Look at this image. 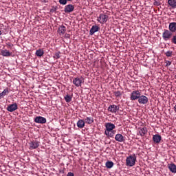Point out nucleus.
Segmentation results:
<instances>
[{"label":"nucleus","mask_w":176,"mask_h":176,"mask_svg":"<svg viewBox=\"0 0 176 176\" xmlns=\"http://www.w3.org/2000/svg\"><path fill=\"white\" fill-rule=\"evenodd\" d=\"M105 130H104V134L108 137V138H113L115 137V134L116 133V131H115V129H116V126L111 122H107L104 125Z\"/></svg>","instance_id":"nucleus-1"},{"label":"nucleus","mask_w":176,"mask_h":176,"mask_svg":"<svg viewBox=\"0 0 176 176\" xmlns=\"http://www.w3.org/2000/svg\"><path fill=\"white\" fill-rule=\"evenodd\" d=\"M135 162H137V156L135 154L133 155H129L126 159V166L128 167H133L135 166Z\"/></svg>","instance_id":"nucleus-2"},{"label":"nucleus","mask_w":176,"mask_h":176,"mask_svg":"<svg viewBox=\"0 0 176 176\" xmlns=\"http://www.w3.org/2000/svg\"><path fill=\"white\" fill-rule=\"evenodd\" d=\"M162 38L164 41L167 42V41H170L171 38H173V33L170 32L168 30H164V32L162 33Z\"/></svg>","instance_id":"nucleus-3"},{"label":"nucleus","mask_w":176,"mask_h":176,"mask_svg":"<svg viewBox=\"0 0 176 176\" xmlns=\"http://www.w3.org/2000/svg\"><path fill=\"white\" fill-rule=\"evenodd\" d=\"M109 19V17L108 16V15L104 14H100L97 20L99 23H100V24H104V23H107Z\"/></svg>","instance_id":"nucleus-4"},{"label":"nucleus","mask_w":176,"mask_h":176,"mask_svg":"<svg viewBox=\"0 0 176 176\" xmlns=\"http://www.w3.org/2000/svg\"><path fill=\"white\" fill-rule=\"evenodd\" d=\"M140 96L141 92L140 91H133L131 94L130 100H131L132 101H135V100H138Z\"/></svg>","instance_id":"nucleus-5"},{"label":"nucleus","mask_w":176,"mask_h":176,"mask_svg":"<svg viewBox=\"0 0 176 176\" xmlns=\"http://www.w3.org/2000/svg\"><path fill=\"white\" fill-rule=\"evenodd\" d=\"M35 123H38L39 124H45L46 123L47 120L45 118L42 116H37L34 118Z\"/></svg>","instance_id":"nucleus-6"},{"label":"nucleus","mask_w":176,"mask_h":176,"mask_svg":"<svg viewBox=\"0 0 176 176\" xmlns=\"http://www.w3.org/2000/svg\"><path fill=\"white\" fill-rule=\"evenodd\" d=\"M120 108L119 106L115 105V104H111L108 109L107 111L109 112H111V113H116L117 111H119Z\"/></svg>","instance_id":"nucleus-7"},{"label":"nucleus","mask_w":176,"mask_h":176,"mask_svg":"<svg viewBox=\"0 0 176 176\" xmlns=\"http://www.w3.org/2000/svg\"><path fill=\"white\" fill-rule=\"evenodd\" d=\"M139 104H142L143 105H145V104H148V97L144 96V95H140V97L138 99Z\"/></svg>","instance_id":"nucleus-8"},{"label":"nucleus","mask_w":176,"mask_h":176,"mask_svg":"<svg viewBox=\"0 0 176 176\" xmlns=\"http://www.w3.org/2000/svg\"><path fill=\"white\" fill-rule=\"evenodd\" d=\"M40 142L34 140L29 143V149H36L39 146Z\"/></svg>","instance_id":"nucleus-9"},{"label":"nucleus","mask_w":176,"mask_h":176,"mask_svg":"<svg viewBox=\"0 0 176 176\" xmlns=\"http://www.w3.org/2000/svg\"><path fill=\"white\" fill-rule=\"evenodd\" d=\"M115 140L118 142H124V141H126V139L124 138V136H123V135H122L120 133H118V134L116 135Z\"/></svg>","instance_id":"nucleus-10"},{"label":"nucleus","mask_w":176,"mask_h":176,"mask_svg":"<svg viewBox=\"0 0 176 176\" xmlns=\"http://www.w3.org/2000/svg\"><path fill=\"white\" fill-rule=\"evenodd\" d=\"M74 9H75V7L72 4H69L65 6L64 12L65 13H72Z\"/></svg>","instance_id":"nucleus-11"},{"label":"nucleus","mask_w":176,"mask_h":176,"mask_svg":"<svg viewBox=\"0 0 176 176\" xmlns=\"http://www.w3.org/2000/svg\"><path fill=\"white\" fill-rule=\"evenodd\" d=\"M82 83H83V80L79 78H75L73 80V85H76V87H79L81 86Z\"/></svg>","instance_id":"nucleus-12"},{"label":"nucleus","mask_w":176,"mask_h":176,"mask_svg":"<svg viewBox=\"0 0 176 176\" xmlns=\"http://www.w3.org/2000/svg\"><path fill=\"white\" fill-rule=\"evenodd\" d=\"M17 108H18L17 103H14V104H10L7 107V110L8 111V112H14V111H16Z\"/></svg>","instance_id":"nucleus-13"},{"label":"nucleus","mask_w":176,"mask_h":176,"mask_svg":"<svg viewBox=\"0 0 176 176\" xmlns=\"http://www.w3.org/2000/svg\"><path fill=\"white\" fill-rule=\"evenodd\" d=\"M153 141L155 144H160V142L162 141V136L159 134L154 135L153 136Z\"/></svg>","instance_id":"nucleus-14"},{"label":"nucleus","mask_w":176,"mask_h":176,"mask_svg":"<svg viewBox=\"0 0 176 176\" xmlns=\"http://www.w3.org/2000/svg\"><path fill=\"white\" fill-rule=\"evenodd\" d=\"M168 30L172 34L175 32H176V23L172 22V23H169Z\"/></svg>","instance_id":"nucleus-15"},{"label":"nucleus","mask_w":176,"mask_h":176,"mask_svg":"<svg viewBox=\"0 0 176 176\" xmlns=\"http://www.w3.org/2000/svg\"><path fill=\"white\" fill-rule=\"evenodd\" d=\"M98 30H100V27L97 25H93L89 30V35H94L96 32H98Z\"/></svg>","instance_id":"nucleus-16"},{"label":"nucleus","mask_w":176,"mask_h":176,"mask_svg":"<svg viewBox=\"0 0 176 176\" xmlns=\"http://www.w3.org/2000/svg\"><path fill=\"white\" fill-rule=\"evenodd\" d=\"M168 168L170 171V173H173V174H175L176 173V165L174 163L168 164Z\"/></svg>","instance_id":"nucleus-17"},{"label":"nucleus","mask_w":176,"mask_h":176,"mask_svg":"<svg viewBox=\"0 0 176 176\" xmlns=\"http://www.w3.org/2000/svg\"><path fill=\"white\" fill-rule=\"evenodd\" d=\"M9 91V88H6L1 93H0V100H2L5 96H8Z\"/></svg>","instance_id":"nucleus-18"},{"label":"nucleus","mask_w":176,"mask_h":176,"mask_svg":"<svg viewBox=\"0 0 176 176\" xmlns=\"http://www.w3.org/2000/svg\"><path fill=\"white\" fill-rule=\"evenodd\" d=\"M146 133H148V129H146V127L142 128L139 131V134L140 135H141V137H144Z\"/></svg>","instance_id":"nucleus-19"},{"label":"nucleus","mask_w":176,"mask_h":176,"mask_svg":"<svg viewBox=\"0 0 176 176\" xmlns=\"http://www.w3.org/2000/svg\"><path fill=\"white\" fill-rule=\"evenodd\" d=\"M84 121L87 124H92V123H94V118L93 117H87Z\"/></svg>","instance_id":"nucleus-20"},{"label":"nucleus","mask_w":176,"mask_h":176,"mask_svg":"<svg viewBox=\"0 0 176 176\" xmlns=\"http://www.w3.org/2000/svg\"><path fill=\"white\" fill-rule=\"evenodd\" d=\"M85 122L84 120H79L77 122V126L78 127V129H83V127H85Z\"/></svg>","instance_id":"nucleus-21"},{"label":"nucleus","mask_w":176,"mask_h":176,"mask_svg":"<svg viewBox=\"0 0 176 176\" xmlns=\"http://www.w3.org/2000/svg\"><path fill=\"white\" fill-rule=\"evenodd\" d=\"M168 4L172 9H176V0H168Z\"/></svg>","instance_id":"nucleus-22"},{"label":"nucleus","mask_w":176,"mask_h":176,"mask_svg":"<svg viewBox=\"0 0 176 176\" xmlns=\"http://www.w3.org/2000/svg\"><path fill=\"white\" fill-rule=\"evenodd\" d=\"M35 54L37 57H42L45 54V51H43V49H38L36 51Z\"/></svg>","instance_id":"nucleus-23"},{"label":"nucleus","mask_w":176,"mask_h":176,"mask_svg":"<svg viewBox=\"0 0 176 176\" xmlns=\"http://www.w3.org/2000/svg\"><path fill=\"white\" fill-rule=\"evenodd\" d=\"M58 31L60 34L64 35V34H65V32H67V28H65V26L64 25H62L58 28Z\"/></svg>","instance_id":"nucleus-24"},{"label":"nucleus","mask_w":176,"mask_h":176,"mask_svg":"<svg viewBox=\"0 0 176 176\" xmlns=\"http://www.w3.org/2000/svg\"><path fill=\"white\" fill-rule=\"evenodd\" d=\"M1 54L3 57H10L12 56V53L9 52L8 50H3L1 51Z\"/></svg>","instance_id":"nucleus-25"},{"label":"nucleus","mask_w":176,"mask_h":176,"mask_svg":"<svg viewBox=\"0 0 176 176\" xmlns=\"http://www.w3.org/2000/svg\"><path fill=\"white\" fill-rule=\"evenodd\" d=\"M113 162L112 161H107L106 163H105V166L107 167V168H112V167H113Z\"/></svg>","instance_id":"nucleus-26"},{"label":"nucleus","mask_w":176,"mask_h":176,"mask_svg":"<svg viewBox=\"0 0 176 176\" xmlns=\"http://www.w3.org/2000/svg\"><path fill=\"white\" fill-rule=\"evenodd\" d=\"M65 100L66 102H71L72 101V96H69V94H67L65 97Z\"/></svg>","instance_id":"nucleus-27"},{"label":"nucleus","mask_w":176,"mask_h":176,"mask_svg":"<svg viewBox=\"0 0 176 176\" xmlns=\"http://www.w3.org/2000/svg\"><path fill=\"white\" fill-rule=\"evenodd\" d=\"M61 54V52H57L54 53V56H53V58H55L56 60H58L60 58V55Z\"/></svg>","instance_id":"nucleus-28"},{"label":"nucleus","mask_w":176,"mask_h":176,"mask_svg":"<svg viewBox=\"0 0 176 176\" xmlns=\"http://www.w3.org/2000/svg\"><path fill=\"white\" fill-rule=\"evenodd\" d=\"M114 96L116 97H120V96H122V92H120V91H116L114 92Z\"/></svg>","instance_id":"nucleus-29"},{"label":"nucleus","mask_w":176,"mask_h":176,"mask_svg":"<svg viewBox=\"0 0 176 176\" xmlns=\"http://www.w3.org/2000/svg\"><path fill=\"white\" fill-rule=\"evenodd\" d=\"M165 55L166 56V57H171V56H173V52L172 51H167L165 53Z\"/></svg>","instance_id":"nucleus-30"},{"label":"nucleus","mask_w":176,"mask_h":176,"mask_svg":"<svg viewBox=\"0 0 176 176\" xmlns=\"http://www.w3.org/2000/svg\"><path fill=\"white\" fill-rule=\"evenodd\" d=\"M153 5L155 6H160V5H162V3H160V1H155Z\"/></svg>","instance_id":"nucleus-31"},{"label":"nucleus","mask_w":176,"mask_h":176,"mask_svg":"<svg viewBox=\"0 0 176 176\" xmlns=\"http://www.w3.org/2000/svg\"><path fill=\"white\" fill-rule=\"evenodd\" d=\"M67 1L68 0H59V3L60 5H67Z\"/></svg>","instance_id":"nucleus-32"},{"label":"nucleus","mask_w":176,"mask_h":176,"mask_svg":"<svg viewBox=\"0 0 176 176\" xmlns=\"http://www.w3.org/2000/svg\"><path fill=\"white\" fill-rule=\"evenodd\" d=\"M171 42H172V43H174V45H176V35L173 36Z\"/></svg>","instance_id":"nucleus-33"},{"label":"nucleus","mask_w":176,"mask_h":176,"mask_svg":"<svg viewBox=\"0 0 176 176\" xmlns=\"http://www.w3.org/2000/svg\"><path fill=\"white\" fill-rule=\"evenodd\" d=\"M7 47L8 49H12V47H13V44L10 43H7Z\"/></svg>","instance_id":"nucleus-34"},{"label":"nucleus","mask_w":176,"mask_h":176,"mask_svg":"<svg viewBox=\"0 0 176 176\" xmlns=\"http://www.w3.org/2000/svg\"><path fill=\"white\" fill-rule=\"evenodd\" d=\"M166 67H170V65H171V61H170V60H166Z\"/></svg>","instance_id":"nucleus-35"},{"label":"nucleus","mask_w":176,"mask_h":176,"mask_svg":"<svg viewBox=\"0 0 176 176\" xmlns=\"http://www.w3.org/2000/svg\"><path fill=\"white\" fill-rule=\"evenodd\" d=\"M67 176H75V175H74V173L69 172V173H67Z\"/></svg>","instance_id":"nucleus-36"},{"label":"nucleus","mask_w":176,"mask_h":176,"mask_svg":"<svg viewBox=\"0 0 176 176\" xmlns=\"http://www.w3.org/2000/svg\"><path fill=\"white\" fill-rule=\"evenodd\" d=\"M174 111L176 112V105L174 107Z\"/></svg>","instance_id":"nucleus-37"},{"label":"nucleus","mask_w":176,"mask_h":176,"mask_svg":"<svg viewBox=\"0 0 176 176\" xmlns=\"http://www.w3.org/2000/svg\"><path fill=\"white\" fill-rule=\"evenodd\" d=\"M0 35H2V31L0 30Z\"/></svg>","instance_id":"nucleus-38"},{"label":"nucleus","mask_w":176,"mask_h":176,"mask_svg":"<svg viewBox=\"0 0 176 176\" xmlns=\"http://www.w3.org/2000/svg\"><path fill=\"white\" fill-rule=\"evenodd\" d=\"M128 1H129V2H133V0H128Z\"/></svg>","instance_id":"nucleus-39"},{"label":"nucleus","mask_w":176,"mask_h":176,"mask_svg":"<svg viewBox=\"0 0 176 176\" xmlns=\"http://www.w3.org/2000/svg\"><path fill=\"white\" fill-rule=\"evenodd\" d=\"M67 1H72V0H67Z\"/></svg>","instance_id":"nucleus-40"}]
</instances>
